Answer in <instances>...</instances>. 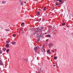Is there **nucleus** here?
<instances>
[{"mask_svg": "<svg viewBox=\"0 0 73 73\" xmlns=\"http://www.w3.org/2000/svg\"><path fill=\"white\" fill-rule=\"evenodd\" d=\"M39 48V47L38 46H36L34 48V50L36 51V50H37V49H38V48Z\"/></svg>", "mask_w": 73, "mask_h": 73, "instance_id": "obj_1", "label": "nucleus"}, {"mask_svg": "<svg viewBox=\"0 0 73 73\" xmlns=\"http://www.w3.org/2000/svg\"><path fill=\"white\" fill-rule=\"evenodd\" d=\"M47 53L50 54H52V52H50V51L49 50H48L47 51Z\"/></svg>", "mask_w": 73, "mask_h": 73, "instance_id": "obj_2", "label": "nucleus"}, {"mask_svg": "<svg viewBox=\"0 0 73 73\" xmlns=\"http://www.w3.org/2000/svg\"><path fill=\"white\" fill-rule=\"evenodd\" d=\"M39 48L40 49H42V50H44V47H41L40 46L39 47Z\"/></svg>", "mask_w": 73, "mask_h": 73, "instance_id": "obj_3", "label": "nucleus"}, {"mask_svg": "<svg viewBox=\"0 0 73 73\" xmlns=\"http://www.w3.org/2000/svg\"><path fill=\"white\" fill-rule=\"evenodd\" d=\"M38 32V31H35L34 33V35H36V34H37Z\"/></svg>", "mask_w": 73, "mask_h": 73, "instance_id": "obj_4", "label": "nucleus"}, {"mask_svg": "<svg viewBox=\"0 0 73 73\" xmlns=\"http://www.w3.org/2000/svg\"><path fill=\"white\" fill-rule=\"evenodd\" d=\"M6 48H9V45L8 44H6Z\"/></svg>", "mask_w": 73, "mask_h": 73, "instance_id": "obj_5", "label": "nucleus"}, {"mask_svg": "<svg viewBox=\"0 0 73 73\" xmlns=\"http://www.w3.org/2000/svg\"><path fill=\"white\" fill-rule=\"evenodd\" d=\"M2 4H5V3H6L5 1H2Z\"/></svg>", "mask_w": 73, "mask_h": 73, "instance_id": "obj_6", "label": "nucleus"}, {"mask_svg": "<svg viewBox=\"0 0 73 73\" xmlns=\"http://www.w3.org/2000/svg\"><path fill=\"white\" fill-rule=\"evenodd\" d=\"M11 43L13 45H14V44H16V42H11Z\"/></svg>", "mask_w": 73, "mask_h": 73, "instance_id": "obj_7", "label": "nucleus"}, {"mask_svg": "<svg viewBox=\"0 0 73 73\" xmlns=\"http://www.w3.org/2000/svg\"><path fill=\"white\" fill-rule=\"evenodd\" d=\"M25 25V24H24V23H23L21 25V26H23Z\"/></svg>", "mask_w": 73, "mask_h": 73, "instance_id": "obj_8", "label": "nucleus"}, {"mask_svg": "<svg viewBox=\"0 0 73 73\" xmlns=\"http://www.w3.org/2000/svg\"><path fill=\"white\" fill-rule=\"evenodd\" d=\"M52 45H53V44H52V43H51L49 44V46H52Z\"/></svg>", "mask_w": 73, "mask_h": 73, "instance_id": "obj_9", "label": "nucleus"}, {"mask_svg": "<svg viewBox=\"0 0 73 73\" xmlns=\"http://www.w3.org/2000/svg\"><path fill=\"white\" fill-rule=\"evenodd\" d=\"M57 56H54V60H56V59H57Z\"/></svg>", "mask_w": 73, "mask_h": 73, "instance_id": "obj_10", "label": "nucleus"}, {"mask_svg": "<svg viewBox=\"0 0 73 73\" xmlns=\"http://www.w3.org/2000/svg\"><path fill=\"white\" fill-rule=\"evenodd\" d=\"M36 14L37 15H40V12H39V11H38L36 13Z\"/></svg>", "mask_w": 73, "mask_h": 73, "instance_id": "obj_11", "label": "nucleus"}, {"mask_svg": "<svg viewBox=\"0 0 73 73\" xmlns=\"http://www.w3.org/2000/svg\"><path fill=\"white\" fill-rule=\"evenodd\" d=\"M3 50H4V52H5V51L6 50V48H4L2 49Z\"/></svg>", "mask_w": 73, "mask_h": 73, "instance_id": "obj_12", "label": "nucleus"}, {"mask_svg": "<svg viewBox=\"0 0 73 73\" xmlns=\"http://www.w3.org/2000/svg\"><path fill=\"white\" fill-rule=\"evenodd\" d=\"M46 7H44V8L43 9L44 11H46Z\"/></svg>", "mask_w": 73, "mask_h": 73, "instance_id": "obj_13", "label": "nucleus"}, {"mask_svg": "<svg viewBox=\"0 0 73 73\" xmlns=\"http://www.w3.org/2000/svg\"><path fill=\"white\" fill-rule=\"evenodd\" d=\"M13 37H16V34H13Z\"/></svg>", "mask_w": 73, "mask_h": 73, "instance_id": "obj_14", "label": "nucleus"}, {"mask_svg": "<svg viewBox=\"0 0 73 73\" xmlns=\"http://www.w3.org/2000/svg\"><path fill=\"white\" fill-rule=\"evenodd\" d=\"M23 2H21V5H23Z\"/></svg>", "mask_w": 73, "mask_h": 73, "instance_id": "obj_15", "label": "nucleus"}, {"mask_svg": "<svg viewBox=\"0 0 73 73\" xmlns=\"http://www.w3.org/2000/svg\"><path fill=\"white\" fill-rule=\"evenodd\" d=\"M57 5H58V3L56 2V5L55 6H57Z\"/></svg>", "mask_w": 73, "mask_h": 73, "instance_id": "obj_16", "label": "nucleus"}, {"mask_svg": "<svg viewBox=\"0 0 73 73\" xmlns=\"http://www.w3.org/2000/svg\"><path fill=\"white\" fill-rule=\"evenodd\" d=\"M47 37H50V35H47Z\"/></svg>", "mask_w": 73, "mask_h": 73, "instance_id": "obj_17", "label": "nucleus"}, {"mask_svg": "<svg viewBox=\"0 0 73 73\" xmlns=\"http://www.w3.org/2000/svg\"><path fill=\"white\" fill-rule=\"evenodd\" d=\"M62 25L63 26H64V25H65V23H62Z\"/></svg>", "mask_w": 73, "mask_h": 73, "instance_id": "obj_18", "label": "nucleus"}, {"mask_svg": "<svg viewBox=\"0 0 73 73\" xmlns=\"http://www.w3.org/2000/svg\"><path fill=\"white\" fill-rule=\"evenodd\" d=\"M9 49H8L7 50H6L7 52H9Z\"/></svg>", "mask_w": 73, "mask_h": 73, "instance_id": "obj_19", "label": "nucleus"}, {"mask_svg": "<svg viewBox=\"0 0 73 73\" xmlns=\"http://www.w3.org/2000/svg\"><path fill=\"white\" fill-rule=\"evenodd\" d=\"M24 31H23V30H22V32H21V33L22 34H23L24 33Z\"/></svg>", "mask_w": 73, "mask_h": 73, "instance_id": "obj_20", "label": "nucleus"}, {"mask_svg": "<svg viewBox=\"0 0 73 73\" xmlns=\"http://www.w3.org/2000/svg\"><path fill=\"white\" fill-rule=\"evenodd\" d=\"M5 30L6 31H9V29H5Z\"/></svg>", "mask_w": 73, "mask_h": 73, "instance_id": "obj_21", "label": "nucleus"}, {"mask_svg": "<svg viewBox=\"0 0 73 73\" xmlns=\"http://www.w3.org/2000/svg\"><path fill=\"white\" fill-rule=\"evenodd\" d=\"M25 61H26L27 62V61H28L27 60H25Z\"/></svg>", "mask_w": 73, "mask_h": 73, "instance_id": "obj_22", "label": "nucleus"}, {"mask_svg": "<svg viewBox=\"0 0 73 73\" xmlns=\"http://www.w3.org/2000/svg\"><path fill=\"white\" fill-rule=\"evenodd\" d=\"M59 2H60V3H61L62 2V1L61 0H59Z\"/></svg>", "mask_w": 73, "mask_h": 73, "instance_id": "obj_23", "label": "nucleus"}, {"mask_svg": "<svg viewBox=\"0 0 73 73\" xmlns=\"http://www.w3.org/2000/svg\"><path fill=\"white\" fill-rule=\"evenodd\" d=\"M0 53H2V51L0 50Z\"/></svg>", "mask_w": 73, "mask_h": 73, "instance_id": "obj_24", "label": "nucleus"}, {"mask_svg": "<svg viewBox=\"0 0 73 73\" xmlns=\"http://www.w3.org/2000/svg\"><path fill=\"white\" fill-rule=\"evenodd\" d=\"M2 62V61L1 60H0V63H1Z\"/></svg>", "mask_w": 73, "mask_h": 73, "instance_id": "obj_25", "label": "nucleus"}, {"mask_svg": "<svg viewBox=\"0 0 73 73\" xmlns=\"http://www.w3.org/2000/svg\"><path fill=\"white\" fill-rule=\"evenodd\" d=\"M0 64H1V65H3V63L2 62H1V63Z\"/></svg>", "mask_w": 73, "mask_h": 73, "instance_id": "obj_26", "label": "nucleus"}, {"mask_svg": "<svg viewBox=\"0 0 73 73\" xmlns=\"http://www.w3.org/2000/svg\"><path fill=\"white\" fill-rule=\"evenodd\" d=\"M6 42L7 43H9V42L8 41H7Z\"/></svg>", "mask_w": 73, "mask_h": 73, "instance_id": "obj_27", "label": "nucleus"}, {"mask_svg": "<svg viewBox=\"0 0 73 73\" xmlns=\"http://www.w3.org/2000/svg\"><path fill=\"white\" fill-rule=\"evenodd\" d=\"M51 52H54V51H53V50H51Z\"/></svg>", "mask_w": 73, "mask_h": 73, "instance_id": "obj_28", "label": "nucleus"}, {"mask_svg": "<svg viewBox=\"0 0 73 73\" xmlns=\"http://www.w3.org/2000/svg\"><path fill=\"white\" fill-rule=\"evenodd\" d=\"M60 4H61V3H58V5H60Z\"/></svg>", "mask_w": 73, "mask_h": 73, "instance_id": "obj_29", "label": "nucleus"}, {"mask_svg": "<svg viewBox=\"0 0 73 73\" xmlns=\"http://www.w3.org/2000/svg\"><path fill=\"white\" fill-rule=\"evenodd\" d=\"M41 35V34L40 35V37H42V35Z\"/></svg>", "mask_w": 73, "mask_h": 73, "instance_id": "obj_30", "label": "nucleus"}, {"mask_svg": "<svg viewBox=\"0 0 73 73\" xmlns=\"http://www.w3.org/2000/svg\"><path fill=\"white\" fill-rule=\"evenodd\" d=\"M42 29H44V27L42 28Z\"/></svg>", "mask_w": 73, "mask_h": 73, "instance_id": "obj_31", "label": "nucleus"}, {"mask_svg": "<svg viewBox=\"0 0 73 73\" xmlns=\"http://www.w3.org/2000/svg\"><path fill=\"white\" fill-rule=\"evenodd\" d=\"M37 41H38H38H39V40H38Z\"/></svg>", "mask_w": 73, "mask_h": 73, "instance_id": "obj_32", "label": "nucleus"}, {"mask_svg": "<svg viewBox=\"0 0 73 73\" xmlns=\"http://www.w3.org/2000/svg\"><path fill=\"white\" fill-rule=\"evenodd\" d=\"M44 51V52H45V50H43Z\"/></svg>", "mask_w": 73, "mask_h": 73, "instance_id": "obj_33", "label": "nucleus"}, {"mask_svg": "<svg viewBox=\"0 0 73 73\" xmlns=\"http://www.w3.org/2000/svg\"><path fill=\"white\" fill-rule=\"evenodd\" d=\"M24 3H26V2L25 1V2H24Z\"/></svg>", "mask_w": 73, "mask_h": 73, "instance_id": "obj_34", "label": "nucleus"}, {"mask_svg": "<svg viewBox=\"0 0 73 73\" xmlns=\"http://www.w3.org/2000/svg\"><path fill=\"white\" fill-rule=\"evenodd\" d=\"M54 66H56V65H54Z\"/></svg>", "mask_w": 73, "mask_h": 73, "instance_id": "obj_35", "label": "nucleus"}, {"mask_svg": "<svg viewBox=\"0 0 73 73\" xmlns=\"http://www.w3.org/2000/svg\"><path fill=\"white\" fill-rule=\"evenodd\" d=\"M63 22H64V20H63Z\"/></svg>", "mask_w": 73, "mask_h": 73, "instance_id": "obj_36", "label": "nucleus"}, {"mask_svg": "<svg viewBox=\"0 0 73 73\" xmlns=\"http://www.w3.org/2000/svg\"><path fill=\"white\" fill-rule=\"evenodd\" d=\"M57 0V1H58V0Z\"/></svg>", "mask_w": 73, "mask_h": 73, "instance_id": "obj_37", "label": "nucleus"}, {"mask_svg": "<svg viewBox=\"0 0 73 73\" xmlns=\"http://www.w3.org/2000/svg\"><path fill=\"white\" fill-rule=\"evenodd\" d=\"M41 10L40 9H39V11H40Z\"/></svg>", "mask_w": 73, "mask_h": 73, "instance_id": "obj_38", "label": "nucleus"}, {"mask_svg": "<svg viewBox=\"0 0 73 73\" xmlns=\"http://www.w3.org/2000/svg\"><path fill=\"white\" fill-rule=\"evenodd\" d=\"M36 21H37V20H36Z\"/></svg>", "mask_w": 73, "mask_h": 73, "instance_id": "obj_39", "label": "nucleus"}, {"mask_svg": "<svg viewBox=\"0 0 73 73\" xmlns=\"http://www.w3.org/2000/svg\"><path fill=\"white\" fill-rule=\"evenodd\" d=\"M35 0L36 1V0Z\"/></svg>", "mask_w": 73, "mask_h": 73, "instance_id": "obj_40", "label": "nucleus"}]
</instances>
